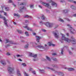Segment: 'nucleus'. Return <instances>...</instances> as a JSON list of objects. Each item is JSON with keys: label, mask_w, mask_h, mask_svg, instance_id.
<instances>
[{"label": "nucleus", "mask_w": 76, "mask_h": 76, "mask_svg": "<svg viewBox=\"0 0 76 76\" xmlns=\"http://www.w3.org/2000/svg\"><path fill=\"white\" fill-rule=\"evenodd\" d=\"M30 45H32V47H38L39 48H40V49L39 50V51H44V50H45V48L44 47L41 46V45H39L37 46H36V45H37V43L35 42H31L30 43Z\"/></svg>", "instance_id": "obj_1"}, {"label": "nucleus", "mask_w": 76, "mask_h": 76, "mask_svg": "<svg viewBox=\"0 0 76 76\" xmlns=\"http://www.w3.org/2000/svg\"><path fill=\"white\" fill-rule=\"evenodd\" d=\"M61 39L60 40V41H61V42H63V41H65L69 43V42L71 41V40H70V39H69L66 37L65 35L64 34L61 33Z\"/></svg>", "instance_id": "obj_2"}, {"label": "nucleus", "mask_w": 76, "mask_h": 76, "mask_svg": "<svg viewBox=\"0 0 76 76\" xmlns=\"http://www.w3.org/2000/svg\"><path fill=\"white\" fill-rule=\"evenodd\" d=\"M8 72L10 74L12 73L13 71L15 70V68L13 67V66L12 64H11L9 61H8Z\"/></svg>", "instance_id": "obj_3"}, {"label": "nucleus", "mask_w": 76, "mask_h": 76, "mask_svg": "<svg viewBox=\"0 0 76 76\" xmlns=\"http://www.w3.org/2000/svg\"><path fill=\"white\" fill-rule=\"evenodd\" d=\"M24 2H21L19 5V6H20L19 7V12H22V11H23V9H25V7L22 6V5H24Z\"/></svg>", "instance_id": "obj_4"}, {"label": "nucleus", "mask_w": 76, "mask_h": 76, "mask_svg": "<svg viewBox=\"0 0 76 76\" xmlns=\"http://www.w3.org/2000/svg\"><path fill=\"white\" fill-rule=\"evenodd\" d=\"M67 26L69 27L71 34H74L76 33V31H75V30L73 29V28H72V27L70 25L68 24L67 25Z\"/></svg>", "instance_id": "obj_5"}, {"label": "nucleus", "mask_w": 76, "mask_h": 76, "mask_svg": "<svg viewBox=\"0 0 76 76\" xmlns=\"http://www.w3.org/2000/svg\"><path fill=\"white\" fill-rule=\"evenodd\" d=\"M46 1L49 3H52L51 5L52 6H54L55 7H57V5L56 3L53 2L52 0H46Z\"/></svg>", "instance_id": "obj_6"}, {"label": "nucleus", "mask_w": 76, "mask_h": 76, "mask_svg": "<svg viewBox=\"0 0 76 76\" xmlns=\"http://www.w3.org/2000/svg\"><path fill=\"white\" fill-rule=\"evenodd\" d=\"M53 35L55 38H58L59 37V34H58V31L57 30H56L55 32H53Z\"/></svg>", "instance_id": "obj_7"}, {"label": "nucleus", "mask_w": 76, "mask_h": 76, "mask_svg": "<svg viewBox=\"0 0 76 76\" xmlns=\"http://www.w3.org/2000/svg\"><path fill=\"white\" fill-rule=\"evenodd\" d=\"M41 4H42L43 6H45V7H47L48 8V9H51V6H50V4H48L44 2H41Z\"/></svg>", "instance_id": "obj_8"}, {"label": "nucleus", "mask_w": 76, "mask_h": 76, "mask_svg": "<svg viewBox=\"0 0 76 76\" xmlns=\"http://www.w3.org/2000/svg\"><path fill=\"white\" fill-rule=\"evenodd\" d=\"M45 25L48 27H49V28H51L53 26V24L51 23H45Z\"/></svg>", "instance_id": "obj_9"}, {"label": "nucleus", "mask_w": 76, "mask_h": 76, "mask_svg": "<svg viewBox=\"0 0 76 76\" xmlns=\"http://www.w3.org/2000/svg\"><path fill=\"white\" fill-rule=\"evenodd\" d=\"M12 44H14V45H16V43H15L14 42H13L11 41V42H10V44L6 45L5 47H6V48H7V47L10 46V45H12Z\"/></svg>", "instance_id": "obj_10"}, {"label": "nucleus", "mask_w": 76, "mask_h": 76, "mask_svg": "<svg viewBox=\"0 0 76 76\" xmlns=\"http://www.w3.org/2000/svg\"><path fill=\"white\" fill-rule=\"evenodd\" d=\"M36 41L37 42H39V39H40V38H41V37L36 36Z\"/></svg>", "instance_id": "obj_11"}, {"label": "nucleus", "mask_w": 76, "mask_h": 76, "mask_svg": "<svg viewBox=\"0 0 76 76\" xmlns=\"http://www.w3.org/2000/svg\"><path fill=\"white\" fill-rule=\"evenodd\" d=\"M71 41L72 42V43L73 44H76V40L74 38H72Z\"/></svg>", "instance_id": "obj_12"}, {"label": "nucleus", "mask_w": 76, "mask_h": 76, "mask_svg": "<svg viewBox=\"0 0 76 76\" xmlns=\"http://www.w3.org/2000/svg\"><path fill=\"white\" fill-rule=\"evenodd\" d=\"M57 74H58V75H60V76H64V72H57Z\"/></svg>", "instance_id": "obj_13"}, {"label": "nucleus", "mask_w": 76, "mask_h": 76, "mask_svg": "<svg viewBox=\"0 0 76 76\" xmlns=\"http://www.w3.org/2000/svg\"><path fill=\"white\" fill-rule=\"evenodd\" d=\"M0 62L4 66V65H6V61L4 60H2L0 61Z\"/></svg>", "instance_id": "obj_14"}, {"label": "nucleus", "mask_w": 76, "mask_h": 76, "mask_svg": "<svg viewBox=\"0 0 76 76\" xmlns=\"http://www.w3.org/2000/svg\"><path fill=\"white\" fill-rule=\"evenodd\" d=\"M8 20H4V24L6 26H8V24H7V22L8 21Z\"/></svg>", "instance_id": "obj_15"}, {"label": "nucleus", "mask_w": 76, "mask_h": 76, "mask_svg": "<svg viewBox=\"0 0 76 76\" xmlns=\"http://www.w3.org/2000/svg\"><path fill=\"white\" fill-rule=\"evenodd\" d=\"M67 70H68V71H74L75 69L72 68H69L67 69Z\"/></svg>", "instance_id": "obj_16"}, {"label": "nucleus", "mask_w": 76, "mask_h": 76, "mask_svg": "<svg viewBox=\"0 0 76 76\" xmlns=\"http://www.w3.org/2000/svg\"><path fill=\"white\" fill-rule=\"evenodd\" d=\"M23 27L24 28H27V30H29V31H32V28L29 27H28L27 26H26L25 27Z\"/></svg>", "instance_id": "obj_17"}, {"label": "nucleus", "mask_w": 76, "mask_h": 76, "mask_svg": "<svg viewBox=\"0 0 76 76\" xmlns=\"http://www.w3.org/2000/svg\"><path fill=\"white\" fill-rule=\"evenodd\" d=\"M17 75L18 76H21V74L20 73V72H19V69H18L17 70Z\"/></svg>", "instance_id": "obj_18"}, {"label": "nucleus", "mask_w": 76, "mask_h": 76, "mask_svg": "<svg viewBox=\"0 0 76 76\" xmlns=\"http://www.w3.org/2000/svg\"><path fill=\"white\" fill-rule=\"evenodd\" d=\"M70 8L72 9H74V10H75V9H76V7L73 5H71Z\"/></svg>", "instance_id": "obj_19"}, {"label": "nucleus", "mask_w": 76, "mask_h": 76, "mask_svg": "<svg viewBox=\"0 0 76 76\" xmlns=\"http://www.w3.org/2000/svg\"><path fill=\"white\" fill-rule=\"evenodd\" d=\"M68 12H69V10H63V12L65 13H68Z\"/></svg>", "instance_id": "obj_20"}, {"label": "nucleus", "mask_w": 76, "mask_h": 76, "mask_svg": "<svg viewBox=\"0 0 76 76\" xmlns=\"http://www.w3.org/2000/svg\"><path fill=\"white\" fill-rule=\"evenodd\" d=\"M68 1H69V2H72L74 4H76V1H74L73 0H68Z\"/></svg>", "instance_id": "obj_21"}, {"label": "nucleus", "mask_w": 76, "mask_h": 76, "mask_svg": "<svg viewBox=\"0 0 76 76\" xmlns=\"http://www.w3.org/2000/svg\"><path fill=\"white\" fill-rule=\"evenodd\" d=\"M46 59L48 60V61H51V59H50V57H49L48 56H46Z\"/></svg>", "instance_id": "obj_22"}, {"label": "nucleus", "mask_w": 76, "mask_h": 76, "mask_svg": "<svg viewBox=\"0 0 76 76\" xmlns=\"http://www.w3.org/2000/svg\"><path fill=\"white\" fill-rule=\"evenodd\" d=\"M41 19L42 20H45V17L44 15H42V16Z\"/></svg>", "instance_id": "obj_23"}, {"label": "nucleus", "mask_w": 76, "mask_h": 76, "mask_svg": "<svg viewBox=\"0 0 76 76\" xmlns=\"http://www.w3.org/2000/svg\"><path fill=\"white\" fill-rule=\"evenodd\" d=\"M33 54H34V53H29V56H30V57H32L33 56Z\"/></svg>", "instance_id": "obj_24"}, {"label": "nucleus", "mask_w": 76, "mask_h": 76, "mask_svg": "<svg viewBox=\"0 0 76 76\" xmlns=\"http://www.w3.org/2000/svg\"><path fill=\"white\" fill-rule=\"evenodd\" d=\"M39 71L42 73H44V72H45V71H44L43 70L40 69Z\"/></svg>", "instance_id": "obj_25"}, {"label": "nucleus", "mask_w": 76, "mask_h": 76, "mask_svg": "<svg viewBox=\"0 0 76 76\" xmlns=\"http://www.w3.org/2000/svg\"><path fill=\"white\" fill-rule=\"evenodd\" d=\"M30 8L31 9H32V8H34V4H31L30 5Z\"/></svg>", "instance_id": "obj_26"}, {"label": "nucleus", "mask_w": 76, "mask_h": 76, "mask_svg": "<svg viewBox=\"0 0 76 76\" xmlns=\"http://www.w3.org/2000/svg\"><path fill=\"white\" fill-rule=\"evenodd\" d=\"M33 57H34V58H36L37 57V54H33Z\"/></svg>", "instance_id": "obj_27"}, {"label": "nucleus", "mask_w": 76, "mask_h": 76, "mask_svg": "<svg viewBox=\"0 0 76 76\" xmlns=\"http://www.w3.org/2000/svg\"><path fill=\"white\" fill-rule=\"evenodd\" d=\"M48 69H50V70H52V71H55V70H54V69L51 68L49 67H48Z\"/></svg>", "instance_id": "obj_28"}, {"label": "nucleus", "mask_w": 76, "mask_h": 76, "mask_svg": "<svg viewBox=\"0 0 76 76\" xmlns=\"http://www.w3.org/2000/svg\"><path fill=\"white\" fill-rule=\"evenodd\" d=\"M23 73L24 76H28V74L26 73V72H24Z\"/></svg>", "instance_id": "obj_29"}, {"label": "nucleus", "mask_w": 76, "mask_h": 76, "mask_svg": "<svg viewBox=\"0 0 76 76\" xmlns=\"http://www.w3.org/2000/svg\"><path fill=\"white\" fill-rule=\"evenodd\" d=\"M58 20L59 21H60V22H64V20H63L61 18H59Z\"/></svg>", "instance_id": "obj_30"}, {"label": "nucleus", "mask_w": 76, "mask_h": 76, "mask_svg": "<svg viewBox=\"0 0 76 76\" xmlns=\"http://www.w3.org/2000/svg\"><path fill=\"white\" fill-rule=\"evenodd\" d=\"M5 9L6 11H8L9 10V8L8 7H5Z\"/></svg>", "instance_id": "obj_31"}, {"label": "nucleus", "mask_w": 76, "mask_h": 76, "mask_svg": "<svg viewBox=\"0 0 76 76\" xmlns=\"http://www.w3.org/2000/svg\"><path fill=\"white\" fill-rule=\"evenodd\" d=\"M14 15L15 16H19V15L18 14L14 13Z\"/></svg>", "instance_id": "obj_32"}, {"label": "nucleus", "mask_w": 76, "mask_h": 76, "mask_svg": "<svg viewBox=\"0 0 76 76\" xmlns=\"http://www.w3.org/2000/svg\"><path fill=\"white\" fill-rule=\"evenodd\" d=\"M28 46H29V45L28 44H27V45H26L25 46V48H27L28 47Z\"/></svg>", "instance_id": "obj_33"}, {"label": "nucleus", "mask_w": 76, "mask_h": 76, "mask_svg": "<svg viewBox=\"0 0 76 76\" xmlns=\"http://www.w3.org/2000/svg\"><path fill=\"white\" fill-rule=\"evenodd\" d=\"M21 65H22V66H24V67H26V64L25 63H22L21 64Z\"/></svg>", "instance_id": "obj_34"}, {"label": "nucleus", "mask_w": 76, "mask_h": 76, "mask_svg": "<svg viewBox=\"0 0 76 76\" xmlns=\"http://www.w3.org/2000/svg\"><path fill=\"white\" fill-rule=\"evenodd\" d=\"M29 16L28 15H25V16H23V18H29Z\"/></svg>", "instance_id": "obj_35"}, {"label": "nucleus", "mask_w": 76, "mask_h": 76, "mask_svg": "<svg viewBox=\"0 0 76 76\" xmlns=\"http://www.w3.org/2000/svg\"><path fill=\"white\" fill-rule=\"evenodd\" d=\"M61 54L62 55L63 54V49H61Z\"/></svg>", "instance_id": "obj_36"}, {"label": "nucleus", "mask_w": 76, "mask_h": 76, "mask_svg": "<svg viewBox=\"0 0 76 76\" xmlns=\"http://www.w3.org/2000/svg\"><path fill=\"white\" fill-rule=\"evenodd\" d=\"M17 57H22V55H16Z\"/></svg>", "instance_id": "obj_37"}, {"label": "nucleus", "mask_w": 76, "mask_h": 76, "mask_svg": "<svg viewBox=\"0 0 76 76\" xmlns=\"http://www.w3.org/2000/svg\"><path fill=\"white\" fill-rule=\"evenodd\" d=\"M18 32L19 33V34H21L22 32V31H20L19 30H17Z\"/></svg>", "instance_id": "obj_38"}, {"label": "nucleus", "mask_w": 76, "mask_h": 76, "mask_svg": "<svg viewBox=\"0 0 76 76\" xmlns=\"http://www.w3.org/2000/svg\"><path fill=\"white\" fill-rule=\"evenodd\" d=\"M2 19H3V20H7V19H6V18L5 17H3L2 18Z\"/></svg>", "instance_id": "obj_39"}, {"label": "nucleus", "mask_w": 76, "mask_h": 76, "mask_svg": "<svg viewBox=\"0 0 76 76\" xmlns=\"http://www.w3.org/2000/svg\"><path fill=\"white\" fill-rule=\"evenodd\" d=\"M25 34L26 35V36H29V34H28V32H26L25 33Z\"/></svg>", "instance_id": "obj_40"}, {"label": "nucleus", "mask_w": 76, "mask_h": 76, "mask_svg": "<svg viewBox=\"0 0 76 76\" xmlns=\"http://www.w3.org/2000/svg\"><path fill=\"white\" fill-rule=\"evenodd\" d=\"M9 1L8 3H13V1L12 0H8Z\"/></svg>", "instance_id": "obj_41"}, {"label": "nucleus", "mask_w": 76, "mask_h": 76, "mask_svg": "<svg viewBox=\"0 0 76 76\" xmlns=\"http://www.w3.org/2000/svg\"><path fill=\"white\" fill-rule=\"evenodd\" d=\"M52 59H53V60H54V61H57V59L55 58H52Z\"/></svg>", "instance_id": "obj_42"}, {"label": "nucleus", "mask_w": 76, "mask_h": 76, "mask_svg": "<svg viewBox=\"0 0 76 76\" xmlns=\"http://www.w3.org/2000/svg\"><path fill=\"white\" fill-rule=\"evenodd\" d=\"M6 42L5 43H7L8 42H10L9 40L8 39H6Z\"/></svg>", "instance_id": "obj_43"}, {"label": "nucleus", "mask_w": 76, "mask_h": 76, "mask_svg": "<svg viewBox=\"0 0 76 76\" xmlns=\"http://www.w3.org/2000/svg\"><path fill=\"white\" fill-rule=\"evenodd\" d=\"M48 44H49V46H51V45L52 44V43H51V42H49Z\"/></svg>", "instance_id": "obj_44"}, {"label": "nucleus", "mask_w": 76, "mask_h": 76, "mask_svg": "<svg viewBox=\"0 0 76 76\" xmlns=\"http://www.w3.org/2000/svg\"><path fill=\"white\" fill-rule=\"evenodd\" d=\"M39 23L40 25H42L43 23L42 22V21H40V22Z\"/></svg>", "instance_id": "obj_45"}, {"label": "nucleus", "mask_w": 76, "mask_h": 76, "mask_svg": "<svg viewBox=\"0 0 76 76\" xmlns=\"http://www.w3.org/2000/svg\"><path fill=\"white\" fill-rule=\"evenodd\" d=\"M7 56H10V53L9 52H8L7 53Z\"/></svg>", "instance_id": "obj_46"}, {"label": "nucleus", "mask_w": 76, "mask_h": 76, "mask_svg": "<svg viewBox=\"0 0 76 76\" xmlns=\"http://www.w3.org/2000/svg\"><path fill=\"white\" fill-rule=\"evenodd\" d=\"M12 5H13L14 7H16V5L15 4H14V2H13V3H12Z\"/></svg>", "instance_id": "obj_47"}, {"label": "nucleus", "mask_w": 76, "mask_h": 76, "mask_svg": "<svg viewBox=\"0 0 76 76\" xmlns=\"http://www.w3.org/2000/svg\"><path fill=\"white\" fill-rule=\"evenodd\" d=\"M66 19L67 20V21H68L69 22H70V20L68 18H66Z\"/></svg>", "instance_id": "obj_48"}, {"label": "nucleus", "mask_w": 76, "mask_h": 76, "mask_svg": "<svg viewBox=\"0 0 76 76\" xmlns=\"http://www.w3.org/2000/svg\"><path fill=\"white\" fill-rule=\"evenodd\" d=\"M32 73H33L34 75H35V72L34 71H33L32 72Z\"/></svg>", "instance_id": "obj_49"}, {"label": "nucleus", "mask_w": 76, "mask_h": 76, "mask_svg": "<svg viewBox=\"0 0 76 76\" xmlns=\"http://www.w3.org/2000/svg\"><path fill=\"white\" fill-rule=\"evenodd\" d=\"M53 67H57V65H53Z\"/></svg>", "instance_id": "obj_50"}, {"label": "nucleus", "mask_w": 76, "mask_h": 76, "mask_svg": "<svg viewBox=\"0 0 76 76\" xmlns=\"http://www.w3.org/2000/svg\"><path fill=\"white\" fill-rule=\"evenodd\" d=\"M39 8H40V9H42V7L41 5H39Z\"/></svg>", "instance_id": "obj_51"}, {"label": "nucleus", "mask_w": 76, "mask_h": 76, "mask_svg": "<svg viewBox=\"0 0 76 76\" xmlns=\"http://www.w3.org/2000/svg\"><path fill=\"white\" fill-rule=\"evenodd\" d=\"M29 71H32V69L31 68H30L29 69Z\"/></svg>", "instance_id": "obj_52"}, {"label": "nucleus", "mask_w": 76, "mask_h": 76, "mask_svg": "<svg viewBox=\"0 0 76 76\" xmlns=\"http://www.w3.org/2000/svg\"><path fill=\"white\" fill-rule=\"evenodd\" d=\"M69 53L70 55H72V53L70 51H69Z\"/></svg>", "instance_id": "obj_53"}, {"label": "nucleus", "mask_w": 76, "mask_h": 76, "mask_svg": "<svg viewBox=\"0 0 76 76\" xmlns=\"http://www.w3.org/2000/svg\"><path fill=\"white\" fill-rule=\"evenodd\" d=\"M47 12L48 13H50V11L48 10H47Z\"/></svg>", "instance_id": "obj_54"}, {"label": "nucleus", "mask_w": 76, "mask_h": 76, "mask_svg": "<svg viewBox=\"0 0 76 76\" xmlns=\"http://www.w3.org/2000/svg\"><path fill=\"white\" fill-rule=\"evenodd\" d=\"M52 55L53 56H56V53H54Z\"/></svg>", "instance_id": "obj_55"}, {"label": "nucleus", "mask_w": 76, "mask_h": 76, "mask_svg": "<svg viewBox=\"0 0 76 76\" xmlns=\"http://www.w3.org/2000/svg\"><path fill=\"white\" fill-rule=\"evenodd\" d=\"M33 61H37V60H36V59L35 58H34L33 59Z\"/></svg>", "instance_id": "obj_56"}, {"label": "nucleus", "mask_w": 76, "mask_h": 76, "mask_svg": "<svg viewBox=\"0 0 76 76\" xmlns=\"http://www.w3.org/2000/svg\"><path fill=\"white\" fill-rule=\"evenodd\" d=\"M18 60L19 61H22V60H21V59L20 58H19Z\"/></svg>", "instance_id": "obj_57"}, {"label": "nucleus", "mask_w": 76, "mask_h": 76, "mask_svg": "<svg viewBox=\"0 0 76 76\" xmlns=\"http://www.w3.org/2000/svg\"><path fill=\"white\" fill-rule=\"evenodd\" d=\"M52 45V46H53V47H54V46H55V45L52 44V45Z\"/></svg>", "instance_id": "obj_58"}, {"label": "nucleus", "mask_w": 76, "mask_h": 76, "mask_svg": "<svg viewBox=\"0 0 76 76\" xmlns=\"http://www.w3.org/2000/svg\"><path fill=\"white\" fill-rule=\"evenodd\" d=\"M71 50H74V48H71Z\"/></svg>", "instance_id": "obj_59"}, {"label": "nucleus", "mask_w": 76, "mask_h": 76, "mask_svg": "<svg viewBox=\"0 0 76 76\" xmlns=\"http://www.w3.org/2000/svg\"><path fill=\"white\" fill-rule=\"evenodd\" d=\"M3 17L1 15H0V18H2Z\"/></svg>", "instance_id": "obj_60"}, {"label": "nucleus", "mask_w": 76, "mask_h": 76, "mask_svg": "<svg viewBox=\"0 0 76 76\" xmlns=\"http://www.w3.org/2000/svg\"><path fill=\"white\" fill-rule=\"evenodd\" d=\"M42 31H43V32H46V30H45L44 29H43V30H42Z\"/></svg>", "instance_id": "obj_61"}, {"label": "nucleus", "mask_w": 76, "mask_h": 76, "mask_svg": "<svg viewBox=\"0 0 76 76\" xmlns=\"http://www.w3.org/2000/svg\"><path fill=\"white\" fill-rule=\"evenodd\" d=\"M33 34L34 35H36V33H33Z\"/></svg>", "instance_id": "obj_62"}, {"label": "nucleus", "mask_w": 76, "mask_h": 76, "mask_svg": "<svg viewBox=\"0 0 76 76\" xmlns=\"http://www.w3.org/2000/svg\"><path fill=\"white\" fill-rule=\"evenodd\" d=\"M73 16H74L75 17H76V14L73 15Z\"/></svg>", "instance_id": "obj_63"}, {"label": "nucleus", "mask_w": 76, "mask_h": 76, "mask_svg": "<svg viewBox=\"0 0 76 76\" xmlns=\"http://www.w3.org/2000/svg\"><path fill=\"white\" fill-rule=\"evenodd\" d=\"M33 26H35V25H36V24L35 23H34L33 24Z\"/></svg>", "instance_id": "obj_64"}]
</instances>
